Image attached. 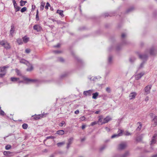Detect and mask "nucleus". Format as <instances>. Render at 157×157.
Masks as SVG:
<instances>
[{
	"mask_svg": "<svg viewBox=\"0 0 157 157\" xmlns=\"http://www.w3.org/2000/svg\"><path fill=\"white\" fill-rule=\"evenodd\" d=\"M156 135H154L152 138V139L151 140V142L150 144L151 145H152L155 144L156 143V140L155 139V138L156 136Z\"/></svg>",
	"mask_w": 157,
	"mask_h": 157,
	"instance_id": "16",
	"label": "nucleus"
},
{
	"mask_svg": "<svg viewBox=\"0 0 157 157\" xmlns=\"http://www.w3.org/2000/svg\"><path fill=\"white\" fill-rule=\"evenodd\" d=\"M17 41L19 45L21 44H23V41L21 39L19 38L17 39Z\"/></svg>",
	"mask_w": 157,
	"mask_h": 157,
	"instance_id": "25",
	"label": "nucleus"
},
{
	"mask_svg": "<svg viewBox=\"0 0 157 157\" xmlns=\"http://www.w3.org/2000/svg\"><path fill=\"white\" fill-rule=\"evenodd\" d=\"M98 94H99L98 92H96L94 93H92V94L93 95L92 98L94 99H96L97 98V97L98 95Z\"/></svg>",
	"mask_w": 157,
	"mask_h": 157,
	"instance_id": "17",
	"label": "nucleus"
},
{
	"mask_svg": "<svg viewBox=\"0 0 157 157\" xmlns=\"http://www.w3.org/2000/svg\"><path fill=\"white\" fill-rule=\"evenodd\" d=\"M136 95L137 94L136 92H132L129 94V99L132 100L134 99L135 98V97Z\"/></svg>",
	"mask_w": 157,
	"mask_h": 157,
	"instance_id": "8",
	"label": "nucleus"
},
{
	"mask_svg": "<svg viewBox=\"0 0 157 157\" xmlns=\"http://www.w3.org/2000/svg\"><path fill=\"white\" fill-rule=\"evenodd\" d=\"M24 80L27 82V83L29 82H38V81L36 79H31L28 78H25Z\"/></svg>",
	"mask_w": 157,
	"mask_h": 157,
	"instance_id": "11",
	"label": "nucleus"
},
{
	"mask_svg": "<svg viewBox=\"0 0 157 157\" xmlns=\"http://www.w3.org/2000/svg\"><path fill=\"white\" fill-rule=\"evenodd\" d=\"M20 62L21 63H23L26 64H27V63H28V62L25 59H21L20 60Z\"/></svg>",
	"mask_w": 157,
	"mask_h": 157,
	"instance_id": "28",
	"label": "nucleus"
},
{
	"mask_svg": "<svg viewBox=\"0 0 157 157\" xmlns=\"http://www.w3.org/2000/svg\"><path fill=\"white\" fill-rule=\"evenodd\" d=\"M73 140L74 138L73 137H71L68 140V142L67 143V149H68L69 148L70 145L72 144Z\"/></svg>",
	"mask_w": 157,
	"mask_h": 157,
	"instance_id": "12",
	"label": "nucleus"
},
{
	"mask_svg": "<svg viewBox=\"0 0 157 157\" xmlns=\"http://www.w3.org/2000/svg\"><path fill=\"white\" fill-rule=\"evenodd\" d=\"M44 116L43 114H40L38 115L37 116H36L34 117V118L35 120H37L40 119V117H42Z\"/></svg>",
	"mask_w": 157,
	"mask_h": 157,
	"instance_id": "22",
	"label": "nucleus"
},
{
	"mask_svg": "<svg viewBox=\"0 0 157 157\" xmlns=\"http://www.w3.org/2000/svg\"><path fill=\"white\" fill-rule=\"evenodd\" d=\"M129 155V153L127 151L124 154L122 155L120 157H127Z\"/></svg>",
	"mask_w": 157,
	"mask_h": 157,
	"instance_id": "24",
	"label": "nucleus"
},
{
	"mask_svg": "<svg viewBox=\"0 0 157 157\" xmlns=\"http://www.w3.org/2000/svg\"><path fill=\"white\" fill-rule=\"evenodd\" d=\"M100 111H97L95 112V113L96 114H98L100 113Z\"/></svg>",
	"mask_w": 157,
	"mask_h": 157,
	"instance_id": "63",
	"label": "nucleus"
},
{
	"mask_svg": "<svg viewBox=\"0 0 157 157\" xmlns=\"http://www.w3.org/2000/svg\"><path fill=\"white\" fill-rule=\"evenodd\" d=\"M27 2L26 1H23L22 0H21L20 2V6H24L25 4L27 3Z\"/></svg>",
	"mask_w": 157,
	"mask_h": 157,
	"instance_id": "29",
	"label": "nucleus"
},
{
	"mask_svg": "<svg viewBox=\"0 0 157 157\" xmlns=\"http://www.w3.org/2000/svg\"><path fill=\"white\" fill-rule=\"evenodd\" d=\"M142 140V138L140 136L137 137L136 139V140L138 142H139L141 141Z\"/></svg>",
	"mask_w": 157,
	"mask_h": 157,
	"instance_id": "45",
	"label": "nucleus"
},
{
	"mask_svg": "<svg viewBox=\"0 0 157 157\" xmlns=\"http://www.w3.org/2000/svg\"><path fill=\"white\" fill-rule=\"evenodd\" d=\"M6 72H5L4 73H2L0 74V78L3 77L4 76H5L6 75Z\"/></svg>",
	"mask_w": 157,
	"mask_h": 157,
	"instance_id": "47",
	"label": "nucleus"
},
{
	"mask_svg": "<svg viewBox=\"0 0 157 157\" xmlns=\"http://www.w3.org/2000/svg\"><path fill=\"white\" fill-rule=\"evenodd\" d=\"M140 58L143 60H146L147 58V56L146 54L140 55H139Z\"/></svg>",
	"mask_w": 157,
	"mask_h": 157,
	"instance_id": "15",
	"label": "nucleus"
},
{
	"mask_svg": "<svg viewBox=\"0 0 157 157\" xmlns=\"http://www.w3.org/2000/svg\"><path fill=\"white\" fill-rule=\"evenodd\" d=\"M53 52L55 54H59L61 52L59 51H53Z\"/></svg>",
	"mask_w": 157,
	"mask_h": 157,
	"instance_id": "52",
	"label": "nucleus"
},
{
	"mask_svg": "<svg viewBox=\"0 0 157 157\" xmlns=\"http://www.w3.org/2000/svg\"><path fill=\"white\" fill-rule=\"evenodd\" d=\"M145 101H147L148 100V97H146V98L145 99Z\"/></svg>",
	"mask_w": 157,
	"mask_h": 157,
	"instance_id": "64",
	"label": "nucleus"
},
{
	"mask_svg": "<svg viewBox=\"0 0 157 157\" xmlns=\"http://www.w3.org/2000/svg\"><path fill=\"white\" fill-rule=\"evenodd\" d=\"M151 87L152 86L151 85H147L145 87L144 90L145 92V95H146L150 93V90L151 89Z\"/></svg>",
	"mask_w": 157,
	"mask_h": 157,
	"instance_id": "2",
	"label": "nucleus"
},
{
	"mask_svg": "<svg viewBox=\"0 0 157 157\" xmlns=\"http://www.w3.org/2000/svg\"><path fill=\"white\" fill-rule=\"evenodd\" d=\"M33 29L37 32H39L41 30V28L40 26L38 25H35L33 27Z\"/></svg>",
	"mask_w": 157,
	"mask_h": 157,
	"instance_id": "14",
	"label": "nucleus"
},
{
	"mask_svg": "<svg viewBox=\"0 0 157 157\" xmlns=\"http://www.w3.org/2000/svg\"><path fill=\"white\" fill-rule=\"evenodd\" d=\"M93 90H88L85 91L83 92V94L85 96H90L93 93Z\"/></svg>",
	"mask_w": 157,
	"mask_h": 157,
	"instance_id": "4",
	"label": "nucleus"
},
{
	"mask_svg": "<svg viewBox=\"0 0 157 157\" xmlns=\"http://www.w3.org/2000/svg\"><path fill=\"white\" fill-rule=\"evenodd\" d=\"M111 120H112L111 118L109 116H107L103 119L102 124L107 123Z\"/></svg>",
	"mask_w": 157,
	"mask_h": 157,
	"instance_id": "7",
	"label": "nucleus"
},
{
	"mask_svg": "<svg viewBox=\"0 0 157 157\" xmlns=\"http://www.w3.org/2000/svg\"><path fill=\"white\" fill-rule=\"evenodd\" d=\"M50 5L49 2H47L46 3V5L45 7V8L46 10H48V7L50 6Z\"/></svg>",
	"mask_w": 157,
	"mask_h": 157,
	"instance_id": "39",
	"label": "nucleus"
},
{
	"mask_svg": "<svg viewBox=\"0 0 157 157\" xmlns=\"http://www.w3.org/2000/svg\"><path fill=\"white\" fill-rule=\"evenodd\" d=\"M154 48H151L150 50V53L151 55H153L154 54Z\"/></svg>",
	"mask_w": 157,
	"mask_h": 157,
	"instance_id": "41",
	"label": "nucleus"
},
{
	"mask_svg": "<svg viewBox=\"0 0 157 157\" xmlns=\"http://www.w3.org/2000/svg\"><path fill=\"white\" fill-rule=\"evenodd\" d=\"M33 69V66L32 65L31 66V67L29 68H28L27 69V71H32Z\"/></svg>",
	"mask_w": 157,
	"mask_h": 157,
	"instance_id": "38",
	"label": "nucleus"
},
{
	"mask_svg": "<svg viewBox=\"0 0 157 157\" xmlns=\"http://www.w3.org/2000/svg\"><path fill=\"white\" fill-rule=\"evenodd\" d=\"M144 65V63L143 62L141 63L139 67V69H140L143 67V65Z\"/></svg>",
	"mask_w": 157,
	"mask_h": 157,
	"instance_id": "54",
	"label": "nucleus"
},
{
	"mask_svg": "<svg viewBox=\"0 0 157 157\" xmlns=\"http://www.w3.org/2000/svg\"><path fill=\"white\" fill-rule=\"evenodd\" d=\"M59 60L61 62H63L64 61V59L61 57H60L59 58Z\"/></svg>",
	"mask_w": 157,
	"mask_h": 157,
	"instance_id": "56",
	"label": "nucleus"
},
{
	"mask_svg": "<svg viewBox=\"0 0 157 157\" xmlns=\"http://www.w3.org/2000/svg\"><path fill=\"white\" fill-rule=\"evenodd\" d=\"M56 133L57 134L62 135L64 133V131L63 130H59L57 131Z\"/></svg>",
	"mask_w": 157,
	"mask_h": 157,
	"instance_id": "18",
	"label": "nucleus"
},
{
	"mask_svg": "<svg viewBox=\"0 0 157 157\" xmlns=\"http://www.w3.org/2000/svg\"><path fill=\"white\" fill-rule=\"evenodd\" d=\"M28 127V125L27 124L24 123L22 125V128L25 129H26Z\"/></svg>",
	"mask_w": 157,
	"mask_h": 157,
	"instance_id": "31",
	"label": "nucleus"
},
{
	"mask_svg": "<svg viewBox=\"0 0 157 157\" xmlns=\"http://www.w3.org/2000/svg\"><path fill=\"white\" fill-rule=\"evenodd\" d=\"M106 90L109 93H110L111 92V90L109 87H107L106 89Z\"/></svg>",
	"mask_w": 157,
	"mask_h": 157,
	"instance_id": "48",
	"label": "nucleus"
},
{
	"mask_svg": "<svg viewBox=\"0 0 157 157\" xmlns=\"http://www.w3.org/2000/svg\"><path fill=\"white\" fill-rule=\"evenodd\" d=\"M86 126L85 125H83L82 126V129H84L85 127H86Z\"/></svg>",
	"mask_w": 157,
	"mask_h": 157,
	"instance_id": "61",
	"label": "nucleus"
},
{
	"mask_svg": "<svg viewBox=\"0 0 157 157\" xmlns=\"http://www.w3.org/2000/svg\"><path fill=\"white\" fill-rule=\"evenodd\" d=\"M131 133L129 132L128 131H126L125 135V136H128L131 135Z\"/></svg>",
	"mask_w": 157,
	"mask_h": 157,
	"instance_id": "51",
	"label": "nucleus"
},
{
	"mask_svg": "<svg viewBox=\"0 0 157 157\" xmlns=\"http://www.w3.org/2000/svg\"><path fill=\"white\" fill-rule=\"evenodd\" d=\"M153 121L154 122V124L156 126L157 125V116H155L153 119Z\"/></svg>",
	"mask_w": 157,
	"mask_h": 157,
	"instance_id": "27",
	"label": "nucleus"
},
{
	"mask_svg": "<svg viewBox=\"0 0 157 157\" xmlns=\"http://www.w3.org/2000/svg\"><path fill=\"white\" fill-rule=\"evenodd\" d=\"M10 152L9 151H5L4 152V155H6L9 154Z\"/></svg>",
	"mask_w": 157,
	"mask_h": 157,
	"instance_id": "53",
	"label": "nucleus"
},
{
	"mask_svg": "<svg viewBox=\"0 0 157 157\" xmlns=\"http://www.w3.org/2000/svg\"><path fill=\"white\" fill-rule=\"evenodd\" d=\"M134 9V7H132L128 9L126 11L127 13H128L132 11Z\"/></svg>",
	"mask_w": 157,
	"mask_h": 157,
	"instance_id": "40",
	"label": "nucleus"
},
{
	"mask_svg": "<svg viewBox=\"0 0 157 157\" xmlns=\"http://www.w3.org/2000/svg\"><path fill=\"white\" fill-rule=\"evenodd\" d=\"M6 42H7L3 40L0 41V44L3 46H4V45H5V44Z\"/></svg>",
	"mask_w": 157,
	"mask_h": 157,
	"instance_id": "30",
	"label": "nucleus"
},
{
	"mask_svg": "<svg viewBox=\"0 0 157 157\" xmlns=\"http://www.w3.org/2000/svg\"><path fill=\"white\" fill-rule=\"evenodd\" d=\"M10 80L14 82H18L19 83H20L21 82H23L22 81H21L19 80V78H18L16 77H11L10 78Z\"/></svg>",
	"mask_w": 157,
	"mask_h": 157,
	"instance_id": "10",
	"label": "nucleus"
},
{
	"mask_svg": "<svg viewBox=\"0 0 157 157\" xmlns=\"http://www.w3.org/2000/svg\"><path fill=\"white\" fill-rule=\"evenodd\" d=\"M55 138V137L53 136H48L46 138V139L44 140V142L46 140H47L51 139H54Z\"/></svg>",
	"mask_w": 157,
	"mask_h": 157,
	"instance_id": "35",
	"label": "nucleus"
},
{
	"mask_svg": "<svg viewBox=\"0 0 157 157\" xmlns=\"http://www.w3.org/2000/svg\"><path fill=\"white\" fill-rule=\"evenodd\" d=\"M63 11L61 10H57L56 13L59 14L61 17H63L64 15L63 14Z\"/></svg>",
	"mask_w": 157,
	"mask_h": 157,
	"instance_id": "21",
	"label": "nucleus"
},
{
	"mask_svg": "<svg viewBox=\"0 0 157 157\" xmlns=\"http://www.w3.org/2000/svg\"><path fill=\"white\" fill-rule=\"evenodd\" d=\"M23 41L25 43H27L29 40V38L27 37L26 36H25L22 38Z\"/></svg>",
	"mask_w": 157,
	"mask_h": 157,
	"instance_id": "19",
	"label": "nucleus"
},
{
	"mask_svg": "<svg viewBox=\"0 0 157 157\" xmlns=\"http://www.w3.org/2000/svg\"><path fill=\"white\" fill-rule=\"evenodd\" d=\"M9 67V66L8 65H6L3 67H0V72H2L6 73V69Z\"/></svg>",
	"mask_w": 157,
	"mask_h": 157,
	"instance_id": "6",
	"label": "nucleus"
},
{
	"mask_svg": "<svg viewBox=\"0 0 157 157\" xmlns=\"http://www.w3.org/2000/svg\"><path fill=\"white\" fill-rule=\"evenodd\" d=\"M14 31L15 28L14 24H12L11 26V29L10 30V35H11L12 36H13Z\"/></svg>",
	"mask_w": 157,
	"mask_h": 157,
	"instance_id": "9",
	"label": "nucleus"
},
{
	"mask_svg": "<svg viewBox=\"0 0 157 157\" xmlns=\"http://www.w3.org/2000/svg\"><path fill=\"white\" fill-rule=\"evenodd\" d=\"M13 2V3L14 7L15 9V11L17 12L20 10L21 8L17 6V4L15 0H12Z\"/></svg>",
	"mask_w": 157,
	"mask_h": 157,
	"instance_id": "5",
	"label": "nucleus"
},
{
	"mask_svg": "<svg viewBox=\"0 0 157 157\" xmlns=\"http://www.w3.org/2000/svg\"><path fill=\"white\" fill-rule=\"evenodd\" d=\"M15 71L17 75H19V76L21 75V72L19 70H18L17 69H16L15 70Z\"/></svg>",
	"mask_w": 157,
	"mask_h": 157,
	"instance_id": "34",
	"label": "nucleus"
},
{
	"mask_svg": "<svg viewBox=\"0 0 157 157\" xmlns=\"http://www.w3.org/2000/svg\"><path fill=\"white\" fill-rule=\"evenodd\" d=\"M3 47L6 49H9L11 48L10 44L7 42L6 43L5 45Z\"/></svg>",
	"mask_w": 157,
	"mask_h": 157,
	"instance_id": "20",
	"label": "nucleus"
},
{
	"mask_svg": "<svg viewBox=\"0 0 157 157\" xmlns=\"http://www.w3.org/2000/svg\"><path fill=\"white\" fill-rule=\"evenodd\" d=\"M126 36V35L124 33H123L121 35V37L123 38L124 37Z\"/></svg>",
	"mask_w": 157,
	"mask_h": 157,
	"instance_id": "60",
	"label": "nucleus"
},
{
	"mask_svg": "<svg viewBox=\"0 0 157 157\" xmlns=\"http://www.w3.org/2000/svg\"><path fill=\"white\" fill-rule=\"evenodd\" d=\"M102 117L100 116L99 117V118L98 119V122L101 123V124H102V123L103 122V121H102Z\"/></svg>",
	"mask_w": 157,
	"mask_h": 157,
	"instance_id": "33",
	"label": "nucleus"
},
{
	"mask_svg": "<svg viewBox=\"0 0 157 157\" xmlns=\"http://www.w3.org/2000/svg\"><path fill=\"white\" fill-rule=\"evenodd\" d=\"M127 144L125 143H122L119 144L118 147V149L122 150L124 149L127 147Z\"/></svg>",
	"mask_w": 157,
	"mask_h": 157,
	"instance_id": "3",
	"label": "nucleus"
},
{
	"mask_svg": "<svg viewBox=\"0 0 157 157\" xmlns=\"http://www.w3.org/2000/svg\"><path fill=\"white\" fill-rule=\"evenodd\" d=\"M137 123L139 124V125L138 127L136 128V130L137 131H140V130L142 126V124L140 122H138Z\"/></svg>",
	"mask_w": 157,
	"mask_h": 157,
	"instance_id": "26",
	"label": "nucleus"
},
{
	"mask_svg": "<svg viewBox=\"0 0 157 157\" xmlns=\"http://www.w3.org/2000/svg\"><path fill=\"white\" fill-rule=\"evenodd\" d=\"M97 122L96 121H94L92 122L91 124V125L92 126H93L97 124Z\"/></svg>",
	"mask_w": 157,
	"mask_h": 157,
	"instance_id": "50",
	"label": "nucleus"
},
{
	"mask_svg": "<svg viewBox=\"0 0 157 157\" xmlns=\"http://www.w3.org/2000/svg\"><path fill=\"white\" fill-rule=\"evenodd\" d=\"M25 52L27 53H29L30 52V50L29 49L27 48L25 50Z\"/></svg>",
	"mask_w": 157,
	"mask_h": 157,
	"instance_id": "49",
	"label": "nucleus"
},
{
	"mask_svg": "<svg viewBox=\"0 0 157 157\" xmlns=\"http://www.w3.org/2000/svg\"><path fill=\"white\" fill-rule=\"evenodd\" d=\"M79 110H77L75 111V113L76 114H77L79 113Z\"/></svg>",
	"mask_w": 157,
	"mask_h": 157,
	"instance_id": "59",
	"label": "nucleus"
},
{
	"mask_svg": "<svg viewBox=\"0 0 157 157\" xmlns=\"http://www.w3.org/2000/svg\"><path fill=\"white\" fill-rule=\"evenodd\" d=\"M5 115V113L1 109H0V115L2 116H4Z\"/></svg>",
	"mask_w": 157,
	"mask_h": 157,
	"instance_id": "46",
	"label": "nucleus"
},
{
	"mask_svg": "<svg viewBox=\"0 0 157 157\" xmlns=\"http://www.w3.org/2000/svg\"><path fill=\"white\" fill-rule=\"evenodd\" d=\"M136 60V58L134 57H132L129 59V61L131 63L134 62Z\"/></svg>",
	"mask_w": 157,
	"mask_h": 157,
	"instance_id": "36",
	"label": "nucleus"
},
{
	"mask_svg": "<svg viewBox=\"0 0 157 157\" xmlns=\"http://www.w3.org/2000/svg\"><path fill=\"white\" fill-rule=\"evenodd\" d=\"M45 5V3L44 2H41V5L40 6V9L41 10H43Z\"/></svg>",
	"mask_w": 157,
	"mask_h": 157,
	"instance_id": "23",
	"label": "nucleus"
},
{
	"mask_svg": "<svg viewBox=\"0 0 157 157\" xmlns=\"http://www.w3.org/2000/svg\"><path fill=\"white\" fill-rule=\"evenodd\" d=\"M35 6H33V5H32V10H34L35 9Z\"/></svg>",
	"mask_w": 157,
	"mask_h": 157,
	"instance_id": "62",
	"label": "nucleus"
},
{
	"mask_svg": "<svg viewBox=\"0 0 157 157\" xmlns=\"http://www.w3.org/2000/svg\"><path fill=\"white\" fill-rule=\"evenodd\" d=\"M144 74L143 72L140 73L135 76V78L136 80H138L140 79Z\"/></svg>",
	"mask_w": 157,
	"mask_h": 157,
	"instance_id": "13",
	"label": "nucleus"
},
{
	"mask_svg": "<svg viewBox=\"0 0 157 157\" xmlns=\"http://www.w3.org/2000/svg\"><path fill=\"white\" fill-rule=\"evenodd\" d=\"M112 56H110L108 58V61L109 63H111L112 62Z\"/></svg>",
	"mask_w": 157,
	"mask_h": 157,
	"instance_id": "42",
	"label": "nucleus"
},
{
	"mask_svg": "<svg viewBox=\"0 0 157 157\" xmlns=\"http://www.w3.org/2000/svg\"><path fill=\"white\" fill-rule=\"evenodd\" d=\"M11 148V146L9 145H7L5 147V148L7 150H9Z\"/></svg>",
	"mask_w": 157,
	"mask_h": 157,
	"instance_id": "44",
	"label": "nucleus"
},
{
	"mask_svg": "<svg viewBox=\"0 0 157 157\" xmlns=\"http://www.w3.org/2000/svg\"><path fill=\"white\" fill-rule=\"evenodd\" d=\"M85 119V118L84 117V116H83V117H81L80 118V120L81 121H84Z\"/></svg>",
	"mask_w": 157,
	"mask_h": 157,
	"instance_id": "55",
	"label": "nucleus"
},
{
	"mask_svg": "<svg viewBox=\"0 0 157 157\" xmlns=\"http://www.w3.org/2000/svg\"><path fill=\"white\" fill-rule=\"evenodd\" d=\"M36 19L37 21H38L39 19V17L38 16V15H36Z\"/></svg>",
	"mask_w": 157,
	"mask_h": 157,
	"instance_id": "58",
	"label": "nucleus"
},
{
	"mask_svg": "<svg viewBox=\"0 0 157 157\" xmlns=\"http://www.w3.org/2000/svg\"><path fill=\"white\" fill-rule=\"evenodd\" d=\"M27 10V8L25 7H24L22 8L21 10V11L22 13H23L24 12L26 11Z\"/></svg>",
	"mask_w": 157,
	"mask_h": 157,
	"instance_id": "37",
	"label": "nucleus"
},
{
	"mask_svg": "<svg viewBox=\"0 0 157 157\" xmlns=\"http://www.w3.org/2000/svg\"><path fill=\"white\" fill-rule=\"evenodd\" d=\"M65 124V122L64 121H62L61 123H60L59 125V127H62L63 126V124Z\"/></svg>",
	"mask_w": 157,
	"mask_h": 157,
	"instance_id": "43",
	"label": "nucleus"
},
{
	"mask_svg": "<svg viewBox=\"0 0 157 157\" xmlns=\"http://www.w3.org/2000/svg\"><path fill=\"white\" fill-rule=\"evenodd\" d=\"M65 142H59L57 144V145L58 147H60L62 145L64 144H65Z\"/></svg>",
	"mask_w": 157,
	"mask_h": 157,
	"instance_id": "32",
	"label": "nucleus"
},
{
	"mask_svg": "<svg viewBox=\"0 0 157 157\" xmlns=\"http://www.w3.org/2000/svg\"><path fill=\"white\" fill-rule=\"evenodd\" d=\"M60 46V44H58L57 45H55L54 47L55 48H59Z\"/></svg>",
	"mask_w": 157,
	"mask_h": 157,
	"instance_id": "57",
	"label": "nucleus"
},
{
	"mask_svg": "<svg viewBox=\"0 0 157 157\" xmlns=\"http://www.w3.org/2000/svg\"><path fill=\"white\" fill-rule=\"evenodd\" d=\"M123 132V130H122L121 129H119V130L117 132L118 133L117 134H114V135H113L111 136V138H114L118 137L120 136H121L122 135V133Z\"/></svg>",
	"mask_w": 157,
	"mask_h": 157,
	"instance_id": "1",
	"label": "nucleus"
}]
</instances>
